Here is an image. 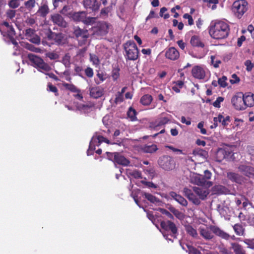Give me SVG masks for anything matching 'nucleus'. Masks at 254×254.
<instances>
[{"mask_svg": "<svg viewBox=\"0 0 254 254\" xmlns=\"http://www.w3.org/2000/svg\"><path fill=\"white\" fill-rule=\"evenodd\" d=\"M209 34L214 39L219 40L227 38L230 32L228 24L223 21H212L208 27Z\"/></svg>", "mask_w": 254, "mask_h": 254, "instance_id": "f257e3e1", "label": "nucleus"}, {"mask_svg": "<svg viewBox=\"0 0 254 254\" xmlns=\"http://www.w3.org/2000/svg\"><path fill=\"white\" fill-rule=\"evenodd\" d=\"M209 229L210 230L207 229H200V234L206 240H211L213 238V235L211 231L216 235L226 240H228L231 237L229 234L223 231L217 226L211 225L209 226Z\"/></svg>", "mask_w": 254, "mask_h": 254, "instance_id": "f03ea898", "label": "nucleus"}, {"mask_svg": "<svg viewBox=\"0 0 254 254\" xmlns=\"http://www.w3.org/2000/svg\"><path fill=\"white\" fill-rule=\"evenodd\" d=\"M123 48L125 51V57L127 61H135L139 55V50L132 40H128L123 44Z\"/></svg>", "mask_w": 254, "mask_h": 254, "instance_id": "7ed1b4c3", "label": "nucleus"}, {"mask_svg": "<svg viewBox=\"0 0 254 254\" xmlns=\"http://www.w3.org/2000/svg\"><path fill=\"white\" fill-rule=\"evenodd\" d=\"M248 9V3L246 0H237L232 6V10L238 18H241Z\"/></svg>", "mask_w": 254, "mask_h": 254, "instance_id": "20e7f679", "label": "nucleus"}, {"mask_svg": "<svg viewBox=\"0 0 254 254\" xmlns=\"http://www.w3.org/2000/svg\"><path fill=\"white\" fill-rule=\"evenodd\" d=\"M27 58L33 66L39 68L45 71H49L51 69V66L48 64L45 63L40 57L33 54H29L27 55Z\"/></svg>", "mask_w": 254, "mask_h": 254, "instance_id": "39448f33", "label": "nucleus"}, {"mask_svg": "<svg viewBox=\"0 0 254 254\" xmlns=\"http://www.w3.org/2000/svg\"><path fill=\"white\" fill-rule=\"evenodd\" d=\"M109 25L106 22H98L89 28L92 35L95 36H103L108 33Z\"/></svg>", "mask_w": 254, "mask_h": 254, "instance_id": "423d86ee", "label": "nucleus"}, {"mask_svg": "<svg viewBox=\"0 0 254 254\" xmlns=\"http://www.w3.org/2000/svg\"><path fill=\"white\" fill-rule=\"evenodd\" d=\"M158 164L160 167L165 171L172 170L175 168L176 166L174 158L168 155L160 157L158 160Z\"/></svg>", "mask_w": 254, "mask_h": 254, "instance_id": "0eeeda50", "label": "nucleus"}, {"mask_svg": "<svg viewBox=\"0 0 254 254\" xmlns=\"http://www.w3.org/2000/svg\"><path fill=\"white\" fill-rule=\"evenodd\" d=\"M231 103L234 108L237 111L245 110L244 95L242 92H238L231 99Z\"/></svg>", "mask_w": 254, "mask_h": 254, "instance_id": "6e6552de", "label": "nucleus"}, {"mask_svg": "<svg viewBox=\"0 0 254 254\" xmlns=\"http://www.w3.org/2000/svg\"><path fill=\"white\" fill-rule=\"evenodd\" d=\"M160 226L163 230L169 232L173 237L174 238L177 237L178 228L174 222L170 220L162 221L160 223Z\"/></svg>", "mask_w": 254, "mask_h": 254, "instance_id": "1a4fd4ad", "label": "nucleus"}, {"mask_svg": "<svg viewBox=\"0 0 254 254\" xmlns=\"http://www.w3.org/2000/svg\"><path fill=\"white\" fill-rule=\"evenodd\" d=\"M73 34L79 41L80 46L85 44L89 37L88 31L86 29H81L79 27L74 28Z\"/></svg>", "mask_w": 254, "mask_h": 254, "instance_id": "9d476101", "label": "nucleus"}, {"mask_svg": "<svg viewBox=\"0 0 254 254\" xmlns=\"http://www.w3.org/2000/svg\"><path fill=\"white\" fill-rule=\"evenodd\" d=\"M107 156L110 159L111 158H113L114 162L115 163H117L119 165L122 166H127L129 165V161L124 156L121 155L120 153L114 152L110 153L107 152Z\"/></svg>", "mask_w": 254, "mask_h": 254, "instance_id": "9b49d317", "label": "nucleus"}, {"mask_svg": "<svg viewBox=\"0 0 254 254\" xmlns=\"http://www.w3.org/2000/svg\"><path fill=\"white\" fill-rule=\"evenodd\" d=\"M232 154V151L230 148H219L216 153L217 161L220 162L225 159H228Z\"/></svg>", "mask_w": 254, "mask_h": 254, "instance_id": "f8f14e48", "label": "nucleus"}, {"mask_svg": "<svg viewBox=\"0 0 254 254\" xmlns=\"http://www.w3.org/2000/svg\"><path fill=\"white\" fill-rule=\"evenodd\" d=\"M192 181L194 184L198 186L206 187L207 188H209L213 185L212 182L207 181V180L204 177L203 175H197L194 176L192 178Z\"/></svg>", "mask_w": 254, "mask_h": 254, "instance_id": "ddd939ff", "label": "nucleus"}, {"mask_svg": "<svg viewBox=\"0 0 254 254\" xmlns=\"http://www.w3.org/2000/svg\"><path fill=\"white\" fill-rule=\"evenodd\" d=\"M238 169L239 172L249 178H254V167L243 164L240 165Z\"/></svg>", "mask_w": 254, "mask_h": 254, "instance_id": "4468645a", "label": "nucleus"}, {"mask_svg": "<svg viewBox=\"0 0 254 254\" xmlns=\"http://www.w3.org/2000/svg\"><path fill=\"white\" fill-rule=\"evenodd\" d=\"M62 85L65 89L69 90L73 93H76V94L73 95L75 98L79 100H82L83 96L81 93V90L78 89L75 85L73 84H69L66 82L63 83Z\"/></svg>", "mask_w": 254, "mask_h": 254, "instance_id": "2eb2a0df", "label": "nucleus"}, {"mask_svg": "<svg viewBox=\"0 0 254 254\" xmlns=\"http://www.w3.org/2000/svg\"><path fill=\"white\" fill-rule=\"evenodd\" d=\"M191 74L193 77L197 79H204L206 76L205 70L199 65H195L192 67Z\"/></svg>", "mask_w": 254, "mask_h": 254, "instance_id": "dca6fc26", "label": "nucleus"}, {"mask_svg": "<svg viewBox=\"0 0 254 254\" xmlns=\"http://www.w3.org/2000/svg\"><path fill=\"white\" fill-rule=\"evenodd\" d=\"M84 7L92 11H96L99 8L100 3L97 0H83Z\"/></svg>", "mask_w": 254, "mask_h": 254, "instance_id": "f3484780", "label": "nucleus"}, {"mask_svg": "<svg viewBox=\"0 0 254 254\" xmlns=\"http://www.w3.org/2000/svg\"><path fill=\"white\" fill-rule=\"evenodd\" d=\"M209 188L205 187L204 188L193 187V191L199 196V199L204 200L209 193Z\"/></svg>", "mask_w": 254, "mask_h": 254, "instance_id": "a211bd4d", "label": "nucleus"}, {"mask_svg": "<svg viewBox=\"0 0 254 254\" xmlns=\"http://www.w3.org/2000/svg\"><path fill=\"white\" fill-rule=\"evenodd\" d=\"M165 57L167 59L172 61H175L180 57L179 51L174 47H170L165 52Z\"/></svg>", "mask_w": 254, "mask_h": 254, "instance_id": "6ab92c4d", "label": "nucleus"}, {"mask_svg": "<svg viewBox=\"0 0 254 254\" xmlns=\"http://www.w3.org/2000/svg\"><path fill=\"white\" fill-rule=\"evenodd\" d=\"M244 95V103L245 106V110L248 107H252L254 106V94L251 92H247Z\"/></svg>", "mask_w": 254, "mask_h": 254, "instance_id": "aec40b11", "label": "nucleus"}, {"mask_svg": "<svg viewBox=\"0 0 254 254\" xmlns=\"http://www.w3.org/2000/svg\"><path fill=\"white\" fill-rule=\"evenodd\" d=\"M51 20L53 22L59 26L65 28L67 26V23L63 17L60 14H55L51 16Z\"/></svg>", "mask_w": 254, "mask_h": 254, "instance_id": "412c9836", "label": "nucleus"}, {"mask_svg": "<svg viewBox=\"0 0 254 254\" xmlns=\"http://www.w3.org/2000/svg\"><path fill=\"white\" fill-rule=\"evenodd\" d=\"M90 95L94 99H97L104 94V89L99 86L92 87L89 88Z\"/></svg>", "mask_w": 254, "mask_h": 254, "instance_id": "4be33fe9", "label": "nucleus"}, {"mask_svg": "<svg viewBox=\"0 0 254 254\" xmlns=\"http://www.w3.org/2000/svg\"><path fill=\"white\" fill-rule=\"evenodd\" d=\"M227 178L232 182L239 184H242L243 182V177L240 174L234 172H228Z\"/></svg>", "mask_w": 254, "mask_h": 254, "instance_id": "5701e85b", "label": "nucleus"}, {"mask_svg": "<svg viewBox=\"0 0 254 254\" xmlns=\"http://www.w3.org/2000/svg\"><path fill=\"white\" fill-rule=\"evenodd\" d=\"M140 149L143 153L152 154L156 152L158 150V148L156 144H151L142 145Z\"/></svg>", "mask_w": 254, "mask_h": 254, "instance_id": "b1692460", "label": "nucleus"}, {"mask_svg": "<svg viewBox=\"0 0 254 254\" xmlns=\"http://www.w3.org/2000/svg\"><path fill=\"white\" fill-rule=\"evenodd\" d=\"M169 195L182 205L184 206H187V200L180 194H177L174 191H171L169 193Z\"/></svg>", "mask_w": 254, "mask_h": 254, "instance_id": "393cba45", "label": "nucleus"}, {"mask_svg": "<svg viewBox=\"0 0 254 254\" xmlns=\"http://www.w3.org/2000/svg\"><path fill=\"white\" fill-rule=\"evenodd\" d=\"M190 43L193 47L204 48V44L201 41L200 38L197 35H193L191 37Z\"/></svg>", "mask_w": 254, "mask_h": 254, "instance_id": "a878e982", "label": "nucleus"}, {"mask_svg": "<svg viewBox=\"0 0 254 254\" xmlns=\"http://www.w3.org/2000/svg\"><path fill=\"white\" fill-rule=\"evenodd\" d=\"M212 191L215 194H227L229 192L226 187L220 185L214 186L212 188Z\"/></svg>", "mask_w": 254, "mask_h": 254, "instance_id": "bb28decb", "label": "nucleus"}, {"mask_svg": "<svg viewBox=\"0 0 254 254\" xmlns=\"http://www.w3.org/2000/svg\"><path fill=\"white\" fill-rule=\"evenodd\" d=\"M86 16V13L84 11L75 12L72 13L71 17L75 21L83 22L85 17Z\"/></svg>", "mask_w": 254, "mask_h": 254, "instance_id": "cd10ccee", "label": "nucleus"}, {"mask_svg": "<svg viewBox=\"0 0 254 254\" xmlns=\"http://www.w3.org/2000/svg\"><path fill=\"white\" fill-rule=\"evenodd\" d=\"M49 12V8L46 3L42 4L39 7L37 14L42 17H45Z\"/></svg>", "mask_w": 254, "mask_h": 254, "instance_id": "c85d7f7f", "label": "nucleus"}, {"mask_svg": "<svg viewBox=\"0 0 254 254\" xmlns=\"http://www.w3.org/2000/svg\"><path fill=\"white\" fill-rule=\"evenodd\" d=\"M231 247L235 254H246L243 247L237 243H231Z\"/></svg>", "mask_w": 254, "mask_h": 254, "instance_id": "c756f323", "label": "nucleus"}, {"mask_svg": "<svg viewBox=\"0 0 254 254\" xmlns=\"http://www.w3.org/2000/svg\"><path fill=\"white\" fill-rule=\"evenodd\" d=\"M235 233L238 236H244L245 234V228L240 223L235 224L233 226Z\"/></svg>", "mask_w": 254, "mask_h": 254, "instance_id": "7c9ffc66", "label": "nucleus"}, {"mask_svg": "<svg viewBox=\"0 0 254 254\" xmlns=\"http://www.w3.org/2000/svg\"><path fill=\"white\" fill-rule=\"evenodd\" d=\"M152 100L153 98L151 95L145 94L141 97L140 102L144 106H148L151 104Z\"/></svg>", "mask_w": 254, "mask_h": 254, "instance_id": "2f4dec72", "label": "nucleus"}, {"mask_svg": "<svg viewBox=\"0 0 254 254\" xmlns=\"http://www.w3.org/2000/svg\"><path fill=\"white\" fill-rule=\"evenodd\" d=\"M185 230L187 234L193 238L197 239L198 238V234L196 229L193 228L190 225L186 226Z\"/></svg>", "mask_w": 254, "mask_h": 254, "instance_id": "473e14b6", "label": "nucleus"}, {"mask_svg": "<svg viewBox=\"0 0 254 254\" xmlns=\"http://www.w3.org/2000/svg\"><path fill=\"white\" fill-rule=\"evenodd\" d=\"M217 119L218 120V122L221 123L223 127L227 126L230 122V118L229 116H226L225 118L221 114H219Z\"/></svg>", "mask_w": 254, "mask_h": 254, "instance_id": "72a5a7b5", "label": "nucleus"}, {"mask_svg": "<svg viewBox=\"0 0 254 254\" xmlns=\"http://www.w3.org/2000/svg\"><path fill=\"white\" fill-rule=\"evenodd\" d=\"M137 112L136 110L131 107H130L127 111V115L131 121H135L137 120L136 117Z\"/></svg>", "mask_w": 254, "mask_h": 254, "instance_id": "f704fd0d", "label": "nucleus"}, {"mask_svg": "<svg viewBox=\"0 0 254 254\" xmlns=\"http://www.w3.org/2000/svg\"><path fill=\"white\" fill-rule=\"evenodd\" d=\"M96 20V17H87L85 16V19H84L83 23L86 25L93 26L95 25V24L97 23Z\"/></svg>", "mask_w": 254, "mask_h": 254, "instance_id": "c9c22d12", "label": "nucleus"}, {"mask_svg": "<svg viewBox=\"0 0 254 254\" xmlns=\"http://www.w3.org/2000/svg\"><path fill=\"white\" fill-rule=\"evenodd\" d=\"M143 195L150 202L154 203L159 202V200L157 197L150 193L144 192Z\"/></svg>", "mask_w": 254, "mask_h": 254, "instance_id": "e433bc0d", "label": "nucleus"}, {"mask_svg": "<svg viewBox=\"0 0 254 254\" xmlns=\"http://www.w3.org/2000/svg\"><path fill=\"white\" fill-rule=\"evenodd\" d=\"M120 68L117 66L116 67H114L112 71V77L114 81L117 80L119 76H120Z\"/></svg>", "mask_w": 254, "mask_h": 254, "instance_id": "4c0bfd02", "label": "nucleus"}, {"mask_svg": "<svg viewBox=\"0 0 254 254\" xmlns=\"http://www.w3.org/2000/svg\"><path fill=\"white\" fill-rule=\"evenodd\" d=\"M35 34H36V31L33 29L28 28L25 30V36L28 40H30Z\"/></svg>", "mask_w": 254, "mask_h": 254, "instance_id": "58836bf2", "label": "nucleus"}, {"mask_svg": "<svg viewBox=\"0 0 254 254\" xmlns=\"http://www.w3.org/2000/svg\"><path fill=\"white\" fill-rule=\"evenodd\" d=\"M169 210L177 218L181 219L183 217V213L175 207H171L169 208Z\"/></svg>", "mask_w": 254, "mask_h": 254, "instance_id": "ea45409f", "label": "nucleus"}, {"mask_svg": "<svg viewBox=\"0 0 254 254\" xmlns=\"http://www.w3.org/2000/svg\"><path fill=\"white\" fill-rule=\"evenodd\" d=\"M189 200L191 201L195 205H198L200 203V200L198 198H197L196 195L192 193L188 197H187Z\"/></svg>", "mask_w": 254, "mask_h": 254, "instance_id": "a19ab883", "label": "nucleus"}, {"mask_svg": "<svg viewBox=\"0 0 254 254\" xmlns=\"http://www.w3.org/2000/svg\"><path fill=\"white\" fill-rule=\"evenodd\" d=\"M170 121V118L168 117H162L160 118L156 127L161 126L168 124Z\"/></svg>", "mask_w": 254, "mask_h": 254, "instance_id": "79ce46f5", "label": "nucleus"}, {"mask_svg": "<svg viewBox=\"0 0 254 254\" xmlns=\"http://www.w3.org/2000/svg\"><path fill=\"white\" fill-rule=\"evenodd\" d=\"M35 0H28L24 2V5L27 9L31 10L35 6Z\"/></svg>", "mask_w": 254, "mask_h": 254, "instance_id": "37998d69", "label": "nucleus"}, {"mask_svg": "<svg viewBox=\"0 0 254 254\" xmlns=\"http://www.w3.org/2000/svg\"><path fill=\"white\" fill-rule=\"evenodd\" d=\"M25 48L27 50L35 53H41V49L37 48L31 44L27 43L25 45Z\"/></svg>", "mask_w": 254, "mask_h": 254, "instance_id": "c03bdc74", "label": "nucleus"}, {"mask_svg": "<svg viewBox=\"0 0 254 254\" xmlns=\"http://www.w3.org/2000/svg\"><path fill=\"white\" fill-rule=\"evenodd\" d=\"M203 1H206L207 6L210 7L212 10L216 8V4L218 3V0H204Z\"/></svg>", "mask_w": 254, "mask_h": 254, "instance_id": "a18cd8bd", "label": "nucleus"}, {"mask_svg": "<svg viewBox=\"0 0 254 254\" xmlns=\"http://www.w3.org/2000/svg\"><path fill=\"white\" fill-rule=\"evenodd\" d=\"M90 60L93 64L96 66L100 64V60L98 57L95 54H90Z\"/></svg>", "mask_w": 254, "mask_h": 254, "instance_id": "49530a36", "label": "nucleus"}, {"mask_svg": "<svg viewBox=\"0 0 254 254\" xmlns=\"http://www.w3.org/2000/svg\"><path fill=\"white\" fill-rule=\"evenodd\" d=\"M8 4L11 8H16L20 5L19 0H10Z\"/></svg>", "mask_w": 254, "mask_h": 254, "instance_id": "de8ad7c7", "label": "nucleus"}, {"mask_svg": "<svg viewBox=\"0 0 254 254\" xmlns=\"http://www.w3.org/2000/svg\"><path fill=\"white\" fill-rule=\"evenodd\" d=\"M63 38V34L62 33H55L53 40L55 42L60 44L62 42Z\"/></svg>", "mask_w": 254, "mask_h": 254, "instance_id": "09e8293b", "label": "nucleus"}, {"mask_svg": "<svg viewBox=\"0 0 254 254\" xmlns=\"http://www.w3.org/2000/svg\"><path fill=\"white\" fill-rule=\"evenodd\" d=\"M227 80V77L225 76H223L221 78H219L218 79V84L222 87H226L227 86V83L226 82Z\"/></svg>", "mask_w": 254, "mask_h": 254, "instance_id": "8fccbe9b", "label": "nucleus"}, {"mask_svg": "<svg viewBox=\"0 0 254 254\" xmlns=\"http://www.w3.org/2000/svg\"><path fill=\"white\" fill-rule=\"evenodd\" d=\"M94 141H95L96 145L97 146H99L101 143L104 142L106 139V138L102 135H98L96 137L94 138L93 139Z\"/></svg>", "mask_w": 254, "mask_h": 254, "instance_id": "3c124183", "label": "nucleus"}, {"mask_svg": "<svg viewBox=\"0 0 254 254\" xmlns=\"http://www.w3.org/2000/svg\"><path fill=\"white\" fill-rule=\"evenodd\" d=\"M48 91L52 92L55 93L56 96L59 95L58 90L57 88L53 85L51 83L48 84Z\"/></svg>", "mask_w": 254, "mask_h": 254, "instance_id": "603ef678", "label": "nucleus"}, {"mask_svg": "<svg viewBox=\"0 0 254 254\" xmlns=\"http://www.w3.org/2000/svg\"><path fill=\"white\" fill-rule=\"evenodd\" d=\"M211 63L215 68H217L219 66V64L221 63V61L220 60H215V56H211Z\"/></svg>", "mask_w": 254, "mask_h": 254, "instance_id": "864d4df0", "label": "nucleus"}, {"mask_svg": "<svg viewBox=\"0 0 254 254\" xmlns=\"http://www.w3.org/2000/svg\"><path fill=\"white\" fill-rule=\"evenodd\" d=\"M95 146H96L95 141L93 139L90 143L89 149L87 151L88 155L92 154L93 151L95 149Z\"/></svg>", "mask_w": 254, "mask_h": 254, "instance_id": "5fc2aeb1", "label": "nucleus"}, {"mask_svg": "<svg viewBox=\"0 0 254 254\" xmlns=\"http://www.w3.org/2000/svg\"><path fill=\"white\" fill-rule=\"evenodd\" d=\"M15 34L16 33H15V30L12 26L11 27H10L9 28L7 29V32H6V34H7V37L9 39L15 37Z\"/></svg>", "mask_w": 254, "mask_h": 254, "instance_id": "6e6d98bb", "label": "nucleus"}, {"mask_svg": "<svg viewBox=\"0 0 254 254\" xmlns=\"http://www.w3.org/2000/svg\"><path fill=\"white\" fill-rule=\"evenodd\" d=\"M130 176L133 177L135 179H138L142 178V174L140 171L138 170H133L132 172L130 173Z\"/></svg>", "mask_w": 254, "mask_h": 254, "instance_id": "4d7b16f0", "label": "nucleus"}, {"mask_svg": "<svg viewBox=\"0 0 254 254\" xmlns=\"http://www.w3.org/2000/svg\"><path fill=\"white\" fill-rule=\"evenodd\" d=\"M224 98L222 97H218L216 100L213 103V106L215 108H219L220 107V104L224 101Z\"/></svg>", "mask_w": 254, "mask_h": 254, "instance_id": "13d9d810", "label": "nucleus"}, {"mask_svg": "<svg viewBox=\"0 0 254 254\" xmlns=\"http://www.w3.org/2000/svg\"><path fill=\"white\" fill-rule=\"evenodd\" d=\"M31 43L39 45L40 43L41 39L39 36L37 34H35L33 37L29 40Z\"/></svg>", "mask_w": 254, "mask_h": 254, "instance_id": "bf43d9fd", "label": "nucleus"}, {"mask_svg": "<svg viewBox=\"0 0 254 254\" xmlns=\"http://www.w3.org/2000/svg\"><path fill=\"white\" fill-rule=\"evenodd\" d=\"M245 65L246 66V70L248 71H251L254 67V64L250 60H247L245 62Z\"/></svg>", "mask_w": 254, "mask_h": 254, "instance_id": "052dcab7", "label": "nucleus"}, {"mask_svg": "<svg viewBox=\"0 0 254 254\" xmlns=\"http://www.w3.org/2000/svg\"><path fill=\"white\" fill-rule=\"evenodd\" d=\"M183 18L185 19H187L188 20V24L189 25H192L193 24V19L192 16L189 13L184 14L183 15Z\"/></svg>", "mask_w": 254, "mask_h": 254, "instance_id": "680f3d73", "label": "nucleus"}, {"mask_svg": "<svg viewBox=\"0 0 254 254\" xmlns=\"http://www.w3.org/2000/svg\"><path fill=\"white\" fill-rule=\"evenodd\" d=\"M160 211L163 214L167 216L169 218L171 219H174L173 215L168 210L164 208H160Z\"/></svg>", "mask_w": 254, "mask_h": 254, "instance_id": "e2e57ef3", "label": "nucleus"}, {"mask_svg": "<svg viewBox=\"0 0 254 254\" xmlns=\"http://www.w3.org/2000/svg\"><path fill=\"white\" fill-rule=\"evenodd\" d=\"M85 73L89 78L92 77L94 74L92 68L90 67H88L85 69Z\"/></svg>", "mask_w": 254, "mask_h": 254, "instance_id": "0e129e2a", "label": "nucleus"}, {"mask_svg": "<svg viewBox=\"0 0 254 254\" xmlns=\"http://www.w3.org/2000/svg\"><path fill=\"white\" fill-rule=\"evenodd\" d=\"M124 100L123 95H121L118 93L116 94V98L115 99V102L116 104L122 102Z\"/></svg>", "mask_w": 254, "mask_h": 254, "instance_id": "69168bd1", "label": "nucleus"}, {"mask_svg": "<svg viewBox=\"0 0 254 254\" xmlns=\"http://www.w3.org/2000/svg\"><path fill=\"white\" fill-rule=\"evenodd\" d=\"M6 16L9 19H12L15 16V10L8 9L6 12Z\"/></svg>", "mask_w": 254, "mask_h": 254, "instance_id": "338daca9", "label": "nucleus"}, {"mask_svg": "<svg viewBox=\"0 0 254 254\" xmlns=\"http://www.w3.org/2000/svg\"><path fill=\"white\" fill-rule=\"evenodd\" d=\"M141 182L142 184L145 185L148 188L154 189L157 188V186L152 182H146L145 181H142Z\"/></svg>", "mask_w": 254, "mask_h": 254, "instance_id": "774afa93", "label": "nucleus"}]
</instances>
